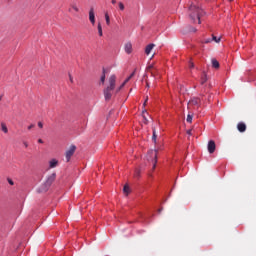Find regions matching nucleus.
Masks as SVG:
<instances>
[{
    "instance_id": "nucleus-1",
    "label": "nucleus",
    "mask_w": 256,
    "mask_h": 256,
    "mask_svg": "<svg viewBox=\"0 0 256 256\" xmlns=\"http://www.w3.org/2000/svg\"><path fill=\"white\" fill-rule=\"evenodd\" d=\"M189 17L193 23H196L198 21V24L201 25V17L205 15V11L201 9L199 6L195 4H191L188 9Z\"/></svg>"
},
{
    "instance_id": "nucleus-2",
    "label": "nucleus",
    "mask_w": 256,
    "mask_h": 256,
    "mask_svg": "<svg viewBox=\"0 0 256 256\" xmlns=\"http://www.w3.org/2000/svg\"><path fill=\"white\" fill-rule=\"evenodd\" d=\"M116 81H117V76L111 75L108 80L109 84L103 91L105 101H111V97H113V93L115 92Z\"/></svg>"
},
{
    "instance_id": "nucleus-3",
    "label": "nucleus",
    "mask_w": 256,
    "mask_h": 256,
    "mask_svg": "<svg viewBox=\"0 0 256 256\" xmlns=\"http://www.w3.org/2000/svg\"><path fill=\"white\" fill-rule=\"evenodd\" d=\"M56 178H57L56 173H52L51 175H49L47 177L45 183L42 184L41 187L38 189L39 193H46V191H49V187H51V185H53Z\"/></svg>"
},
{
    "instance_id": "nucleus-4",
    "label": "nucleus",
    "mask_w": 256,
    "mask_h": 256,
    "mask_svg": "<svg viewBox=\"0 0 256 256\" xmlns=\"http://www.w3.org/2000/svg\"><path fill=\"white\" fill-rule=\"evenodd\" d=\"M148 161H152L153 164V171H155V168L157 167V150H150L147 155Z\"/></svg>"
},
{
    "instance_id": "nucleus-5",
    "label": "nucleus",
    "mask_w": 256,
    "mask_h": 256,
    "mask_svg": "<svg viewBox=\"0 0 256 256\" xmlns=\"http://www.w3.org/2000/svg\"><path fill=\"white\" fill-rule=\"evenodd\" d=\"M75 151H77L76 145H71L69 147V149L66 151L65 157H66L67 163H69V161H71V157H72V155H75Z\"/></svg>"
},
{
    "instance_id": "nucleus-6",
    "label": "nucleus",
    "mask_w": 256,
    "mask_h": 256,
    "mask_svg": "<svg viewBox=\"0 0 256 256\" xmlns=\"http://www.w3.org/2000/svg\"><path fill=\"white\" fill-rule=\"evenodd\" d=\"M157 137H159V131H157V124L152 125V141L154 145H157Z\"/></svg>"
},
{
    "instance_id": "nucleus-7",
    "label": "nucleus",
    "mask_w": 256,
    "mask_h": 256,
    "mask_svg": "<svg viewBox=\"0 0 256 256\" xmlns=\"http://www.w3.org/2000/svg\"><path fill=\"white\" fill-rule=\"evenodd\" d=\"M133 77H135V71L131 73L130 76L126 78L125 81L116 89V93H119V91H121V89H123L125 85H127V83L133 79Z\"/></svg>"
},
{
    "instance_id": "nucleus-8",
    "label": "nucleus",
    "mask_w": 256,
    "mask_h": 256,
    "mask_svg": "<svg viewBox=\"0 0 256 256\" xmlns=\"http://www.w3.org/2000/svg\"><path fill=\"white\" fill-rule=\"evenodd\" d=\"M217 148V146L215 145V141L210 140L208 142V153L213 154L215 153V149Z\"/></svg>"
},
{
    "instance_id": "nucleus-9",
    "label": "nucleus",
    "mask_w": 256,
    "mask_h": 256,
    "mask_svg": "<svg viewBox=\"0 0 256 256\" xmlns=\"http://www.w3.org/2000/svg\"><path fill=\"white\" fill-rule=\"evenodd\" d=\"M124 51L128 55H131V53H133V44H131V42H127L124 46Z\"/></svg>"
},
{
    "instance_id": "nucleus-10",
    "label": "nucleus",
    "mask_w": 256,
    "mask_h": 256,
    "mask_svg": "<svg viewBox=\"0 0 256 256\" xmlns=\"http://www.w3.org/2000/svg\"><path fill=\"white\" fill-rule=\"evenodd\" d=\"M89 21L92 25H95V10L93 8L89 10Z\"/></svg>"
},
{
    "instance_id": "nucleus-11",
    "label": "nucleus",
    "mask_w": 256,
    "mask_h": 256,
    "mask_svg": "<svg viewBox=\"0 0 256 256\" xmlns=\"http://www.w3.org/2000/svg\"><path fill=\"white\" fill-rule=\"evenodd\" d=\"M237 129L240 133H245V131H247V125H245L243 122H240L237 125Z\"/></svg>"
},
{
    "instance_id": "nucleus-12",
    "label": "nucleus",
    "mask_w": 256,
    "mask_h": 256,
    "mask_svg": "<svg viewBox=\"0 0 256 256\" xmlns=\"http://www.w3.org/2000/svg\"><path fill=\"white\" fill-rule=\"evenodd\" d=\"M154 47H155V44H149V45H147L146 48H145V53H146V55H150V54H151V51H153Z\"/></svg>"
},
{
    "instance_id": "nucleus-13",
    "label": "nucleus",
    "mask_w": 256,
    "mask_h": 256,
    "mask_svg": "<svg viewBox=\"0 0 256 256\" xmlns=\"http://www.w3.org/2000/svg\"><path fill=\"white\" fill-rule=\"evenodd\" d=\"M57 165H59V161H57V159L50 160V162H49L50 169H55V167H57Z\"/></svg>"
},
{
    "instance_id": "nucleus-14",
    "label": "nucleus",
    "mask_w": 256,
    "mask_h": 256,
    "mask_svg": "<svg viewBox=\"0 0 256 256\" xmlns=\"http://www.w3.org/2000/svg\"><path fill=\"white\" fill-rule=\"evenodd\" d=\"M199 103H201L200 98H193L189 101V105H199Z\"/></svg>"
},
{
    "instance_id": "nucleus-15",
    "label": "nucleus",
    "mask_w": 256,
    "mask_h": 256,
    "mask_svg": "<svg viewBox=\"0 0 256 256\" xmlns=\"http://www.w3.org/2000/svg\"><path fill=\"white\" fill-rule=\"evenodd\" d=\"M97 30L99 37H103V26H101V22L98 23Z\"/></svg>"
},
{
    "instance_id": "nucleus-16",
    "label": "nucleus",
    "mask_w": 256,
    "mask_h": 256,
    "mask_svg": "<svg viewBox=\"0 0 256 256\" xmlns=\"http://www.w3.org/2000/svg\"><path fill=\"white\" fill-rule=\"evenodd\" d=\"M212 67L214 69H219V67H220L219 61H217V59H215V58L212 59Z\"/></svg>"
},
{
    "instance_id": "nucleus-17",
    "label": "nucleus",
    "mask_w": 256,
    "mask_h": 256,
    "mask_svg": "<svg viewBox=\"0 0 256 256\" xmlns=\"http://www.w3.org/2000/svg\"><path fill=\"white\" fill-rule=\"evenodd\" d=\"M1 131H3V133H9V129L4 122H1Z\"/></svg>"
},
{
    "instance_id": "nucleus-18",
    "label": "nucleus",
    "mask_w": 256,
    "mask_h": 256,
    "mask_svg": "<svg viewBox=\"0 0 256 256\" xmlns=\"http://www.w3.org/2000/svg\"><path fill=\"white\" fill-rule=\"evenodd\" d=\"M105 21L106 25H111V18L109 17V13H105Z\"/></svg>"
},
{
    "instance_id": "nucleus-19",
    "label": "nucleus",
    "mask_w": 256,
    "mask_h": 256,
    "mask_svg": "<svg viewBox=\"0 0 256 256\" xmlns=\"http://www.w3.org/2000/svg\"><path fill=\"white\" fill-rule=\"evenodd\" d=\"M134 177H135L136 179H139V177H141V170L136 169L135 172H134Z\"/></svg>"
},
{
    "instance_id": "nucleus-20",
    "label": "nucleus",
    "mask_w": 256,
    "mask_h": 256,
    "mask_svg": "<svg viewBox=\"0 0 256 256\" xmlns=\"http://www.w3.org/2000/svg\"><path fill=\"white\" fill-rule=\"evenodd\" d=\"M187 123H193V115L188 114L186 118Z\"/></svg>"
},
{
    "instance_id": "nucleus-21",
    "label": "nucleus",
    "mask_w": 256,
    "mask_h": 256,
    "mask_svg": "<svg viewBox=\"0 0 256 256\" xmlns=\"http://www.w3.org/2000/svg\"><path fill=\"white\" fill-rule=\"evenodd\" d=\"M118 7H119L120 11H125V4H123V2H119Z\"/></svg>"
},
{
    "instance_id": "nucleus-22",
    "label": "nucleus",
    "mask_w": 256,
    "mask_h": 256,
    "mask_svg": "<svg viewBox=\"0 0 256 256\" xmlns=\"http://www.w3.org/2000/svg\"><path fill=\"white\" fill-rule=\"evenodd\" d=\"M204 83H207V74H204L201 78V84L204 85Z\"/></svg>"
},
{
    "instance_id": "nucleus-23",
    "label": "nucleus",
    "mask_w": 256,
    "mask_h": 256,
    "mask_svg": "<svg viewBox=\"0 0 256 256\" xmlns=\"http://www.w3.org/2000/svg\"><path fill=\"white\" fill-rule=\"evenodd\" d=\"M123 191L126 195H129V185L125 184L124 185V188H123Z\"/></svg>"
},
{
    "instance_id": "nucleus-24",
    "label": "nucleus",
    "mask_w": 256,
    "mask_h": 256,
    "mask_svg": "<svg viewBox=\"0 0 256 256\" xmlns=\"http://www.w3.org/2000/svg\"><path fill=\"white\" fill-rule=\"evenodd\" d=\"M101 84L103 85L105 83V70H103V74L100 78Z\"/></svg>"
},
{
    "instance_id": "nucleus-25",
    "label": "nucleus",
    "mask_w": 256,
    "mask_h": 256,
    "mask_svg": "<svg viewBox=\"0 0 256 256\" xmlns=\"http://www.w3.org/2000/svg\"><path fill=\"white\" fill-rule=\"evenodd\" d=\"M143 119H144V123H149V120L147 119V117L145 116V113H147V110H144L143 112Z\"/></svg>"
},
{
    "instance_id": "nucleus-26",
    "label": "nucleus",
    "mask_w": 256,
    "mask_h": 256,
    "mask_svg": "<svg viewBox=\"0 0 256 256\" xmlns=\"http://www.w3.org/2000/svg\"><path fill=\"white\" fill-rule=\"evenodd\" d=\"M212 41H215V43H219L221 41V37L217 38L216 36H212Z\"/></svg>"
},
{
    "instance_id": "nucleus-27",
    "label": "nucleus",
    "mask_w": 256,
    "mask_h": 256,
    "mask_svg": "<svg viewBox=\"0 0 256 256\" xmlns=\"http://www.w3.org/2000/svg\"><path fill=\"white\" fill-rule=\"evenodd\" d=\"M9 185H15V182L11 178H7Z\"/></svg>"
},
{
    "instance_id": "nucleus-28",
    "label": "nucleus",
    "mask_w": 256,
    "mask_h": 256,
    "mask_svg": "<svg viewBox=\"0 0 256 256\" xmlns=\"http://www.w3.org/2000/svg\"><path fill=\"white\" fill-rule=\"evenodd\" d=\"M212 39L211 38H208V39H205L204 41H202V43H211Z\"/></svg>"
},
{
    "instance_id": "nucleus-29",
    "label": "nucleus",
    "mask_w": 256,
    "mask_h": 256,
    "mask_svg": "<svg viewBox=\"0 0 256 256\" xmlns=\"http://www.w3.org/2000/svg\"><path fill=\"white\" fill-rule=\"evenodd\" d=\"M195 67V64L193 62H189V68L193 69Z\"/></svg>"
},
{
    "instance_id": "nucleus-30",
    "label": "nucleus",
    "mask_w": 256,
    "mask_h": 256,
    "mask_svg": "<svg viewBox=\"0 0 256 256\" xmlns=\"http://www.w3.org/2000/svg\"><path fill=\"white\" fill-rule=\"evenodd\" d=\"M72 9H74V11H76V13H79V8L77 6H72Z\"/></svg>"
},
{
    "instance_id": "nucleus-31",
    "label": "nucleus",
    "mask_w": 256,
    "mask_h": 256,
    "mask_svg": "<svg viewBox=\"0 0 256 256\" xmlns=\"http://www.w3.org/2000/svg\"><path fill=\"white\" fill-rule=\"evenodd\" d=\"M38 127H39L40 129H43V122H38Z\"/></svg>"
},
{
    "instance_id": "nucleus-32",
    "label": "nucleus",
    "mask_w": 256,
    "mask_h": 256,
    "mask_svg": "<svg viewBox=\"0 0 256 256\" xmlns=\"http://www.w3.org/2000/svg\"><path fill=\"white\" fill-rule=\"evenodd\" d=\"M33 127H35V125L31 124L30 126H28V130L30 131V129H33Z\"/></svg>"
},
{
    "instance_id": "nucleus-33",
    "label": "nucleus",
    "mask_w": 256,
    "mask_h": 256,
    "mask_svg": "<svg viewBox=\"0 0 256 256\" xmlns=\"http://www.w3.org/2000/svg\"><path fill=\"white\" fill-rule=\"evenodd\" d=\"M148 71H151V69H153V65H150V66H148Z\"/></svg>"
},
{
    "instance_id": "nucleus-34",
    "label": "nucleus",
    "mask_w": 256,
    "mask_h": 256,
    "mask_svg": "<svg viewBox=\"0 0 256 256\" xmlns=\"http://www.w3.org/2000/svg\"><path fill=\"white\" fill-rule=\"evenodd\" d=\"M187 135H192V130H187Z\"/></svg>"
},
{
    "instance_id": "nucleus-35",
    "label": "nucleus",
    "mask_w": 256,
    "mask_h": 256,
    "mask_svg": "<svg viewBox=\"0 0 256 256\" xmlns=\"http://www.w3.org/2000/svg\"><path fill=\"white\" fill-rule=\"evenodd\" d=\"M147 101H149V98H148V97L146 98V100H145V102H144V107H145V105H147Z\"/></svg>"
},
{
    "instance_id": "nucleus-36",
    "label": "nucleus",
    "mask_w": 256,
    "mask_h": 256,
    "mask_svg": "<svg viewBox=\"0 0 256 256\" xmlns=\"http://www.w3.org/2000/svg\"><path fill=\"white\" fill-rule=\"evenodd\" d=\"M111 3L112 5H115V3H117V0H112Z\"/></svg>"
},
{
    "instance_id": "nucleus-37",
    "label": "nucleus",
    "mask_w": 256,
    "mask_h": 256,
    "mask_svg": "<svg viewBox=\"0 0 256 256\" xmlns=\"http://www.w3.org/2000/svg\"><path fill=\"white\" fill-rule=\"evenodd\" d=\"M70 81L73 83V76H69Z\"/></svg>"
},
{
    "instance_id": "nucleus-38",
    "label": "nucleus",
    "mask_w": 256,
    "mask_h": 256,
    "mask_svg": "<svg viewBox=\"0 0 256 256\" xmlns=\"http://www.w3.org/2000/svg\"><path fill=\"white\" fill-rule=\"evenodd\" d=\"M38 143H43V139H38Z\"/></svg>"
},
{
    "instance_id": "nucleus-39",
    "label": "nucleus",
    "mask_w": 256,
    "mask_h": 256,
    "mask_svg": "<svg viewBox=\"0 0 256 256\" xmlns=\"http://www.w3.org/2000/svg\"><path fill=\"white\" fill-rule=\"evenodd\" d=\"M24 146L29 147V144H27V142H24Z\"/></svg>"
},
{
    "instance_id": "nucleus-40",
    "label": "nucleus",
    "mask_w": 256,
    "mask_h": 256,
    "mask_svg": "<svg viewBox=\"0 0 256 256\" xmlns=\"http://www.w3.org/2000/svg\"><path fill=\"white\" fill-rule=\"evenodd\" d=\"M151 72V75H155V73L153 71H150Z\"/></svg>"
},
{
    "instance_id": "nucleus-41",
    "label": "nucleus",
    "mask_w": 256,
    "mask_h": 256,
    "mask_svg": "<svg viewBox=\"0 0 256 256\" xmlns=\"http://www.w3.org/2000/svg\"><path fill=\"white\" fill-rule=\"evenodd\" d=\"M1 99H3V95H0V101H1Z\"/></svg>"
},
{
    "instance_id": "nucleus-42",
    "label": "nucleus",
    "mask_w": 256,
    "mask_h": 256,
    "mask_svg": "<svg viewBox=\"0 0 256 256\" xmlns=\"http://www.w3.org/2000/svg\"><path fill=\"white\" fill-rule=\"evenodd\" d=\"M158 211H159V213H161V211H163V209H159Z\"/></svg>"
},
{
    "instance_id": "nucleus-43",
    "label": "nucleus",
    "mask_w": 256,
    "mask_h": 256,
    "mask_svg": "<svg viewBox=\"0 0 256 256\" xmlns=\"http://www.w3.org/2000/svg\"><path fill=\"white\" fill-rule=\"evenodd\" d=\"M146 87H149V83L146 84Z\"/></svg>"
},
{
    "instance_id": "nucleus-44",
    "label": "nucleus",
    "mask_w": 256,
    "mask_h": 256,
    "mask_svg": "<svg viewBox=\"0 0 256 256\" xmlns=\"http://www.w3.org/2000/svg\"><path fill=\"white\" fill-rule=\"evenodd\" d=\"M149 177H153V175H152V174H149Z\"/></svg>"
},
{
    "instance_id": "nucleus-45",
    "label": "nucleus",
    "mask_w": 256,
    "mask_h": 256,
    "mask_svg": "<svg viewBox=\"0 0 256 256\" xmlns=\"http://www.w3.org/2000/svg\"><path fill=\"white\" fill-rule=\"evenodd\" d=\"M228 1H230V2H231V1H233V0H228Z\"/></svg>"
}]
</instances>
